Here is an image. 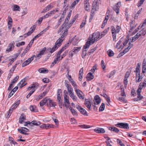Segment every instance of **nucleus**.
<instances>
[{"label":"nucleus","mask_w":146,"mask_h":146,"mask_svg":"<svg viewBox=\"0 0 146 146\" xmlns=\"http://www.w3.org/2000/svg\"><path fill=\"white\" fill-rule=\"evenodd\" d=\"M146 86V81H144L143 83H140L139 87L138 88L136 92L137 94V98H134V101H137L141 99L143 97L140 94V93L141 91V89L143 87H145Z\"/></svg>","instance_id":"nucleus-1"},{"label":"nucleus","mask_w":146,"mask_h":146,"mask_svg":"<svg viewBox=\"0 0 146 146\" xmlns=\"http://www.w3.org/2000/svg\"><path fill=\"white\" fill-rule=\"evenodd\" d=\"M102 38L99 33L96 32L93 33L92 37L89 39V41L92 44H93L95 42L97 41Z\"/></svg>","instance_id":"nucleus-2"},{"label":"nucleus","mask_w":146,"mask_h":146,"mask_svg":"<svg viewBox=\"0 0 146 146\" xmlns=\"http://www.w3.org/2000/svg\"><path fill=\"white\" fill-rule=\"evenodd\" d=\"M46 50V48L45 47H44L40 52L39 54H38L36 56H35V55H33L31 58L28 59L25 61V62L29 64L33 60V58L34 57H35L36 58H41L43 54Z\"/></svg>","instance_id":"nucleus-3"},{"label":"nucleus","mask_w":146,"mask_h":146,"mask_svg":"<svg viewBox=\"0 0 146 146\" xmlns=\"http://www.w3.org/2000/svg\"><path fill=\"white\" fill-rule=\"evenodd\" d=\"M146 19L145 20V22L141 25V26H139L137 28L138 29H139V28L140 29H142L141 31H139V34L140 35V36L141 35L142 36H144L146 33V31L145 29L144 28H143L144 27V26H145L146 25Z\"/></svg>","instance_id":"nucleus-4"},{"label":"nucleus","mask_w":146,"mask_h":146,"mask_svg":"<svg viewBox=\"0 0 146 146\" xmlns=\"http://www.w3.org/2000/svg\"><path fill=\"white\" fill-rule=\"evenodd\" d=\"M115 126L117 127L126 129H129V128L128 124L126 123H119L115 124Z\"/></svg>","instance_id":"nucleus-5"},{"label":"nucleus","mask_w":146,"mask_h":146,"mask_svg":"<svg viewBox=\"0 0 146 146\" xmlns=\"http://www.w3.org/2000/svg\"><path fill=\"white\" fill-rule=\"evenodd\" d=\"M37 88L35 86H33L30 87H29L28 88V90H31V91L29 92L27 96V98H29L31 95L35 91L36 89Z\"/></svg>","instance_id":"nucleus-6"},{"label":"nucleus","mask_w":146,"mask_h":146,"mask_svg":"<svg viewBox=\"0 0 146 146\" xmlns=\"http://www.w3.org/2000/svg\"><path fill=\"white\" fill-rule=\"evenodd\" d=\"M77 109L80 111V112L82 114L85 116H88V114L86 111L81 106L77 105H76Z\"/></svg>","instance_id":"nucleus-7"},{"label":"nucleus","mask_w":146,"mask_h":146,"mask_svg":"<svg viewBox=\"0 0 146 146\" xmlns=\"http://www.w3.org/2000/svg\"><path fill=\"white\" fill-rule=\"evenodd\" d=\"M136 79L137 82H139L141 81L142 78V77L140 75V70H136Z\"/></svg>","instance_id":"nucleus-8"},{"label":"nucleus","mask_w":146,"mask_h":146,"mask_svg":"<svg viewBox=\"0 0 146 146\" xmlns=\"http://www.w3.org/2000/svg\"><path fill=\"white\" fill-rule=\"evenodd\" d=\"M47 105L48 106L54 107L56 104L55 102H53L50 99L47 98Z\"/></svg>","instance_id":"nucleus-9"},{"label":"nucleus","mask_w":146,"mask_h":146,"mask_svg":"<svg viewBox=\"0 0 146 146\" xmlns=\"http://www.w3.org/2000/svg\"><path fill=\"white\" fill-rule=\"evenodd\" d=\"M53 7V4L50 3L41 12L42 13H44L46 12L51 9Z\"/></svg>","instance_id":"nucleus-10"},{"label":"nucleus","mask_w":146,"mask_h":146,"mask_svg":"<svg viewBox=\"0 0 146 146\" xmlns=\"http://www.w3.org/2000/svg\"><path fill=\"white\" fill-rule=\"evenodd\" d=\"M20 100H18L16 101L13 105H12L9 109L10 110L13 111V110L15 109L19 106L20 104Z\"/></svg>","instance_id":"nucleus-11"},{"label":"nucleus","mask_w":146,"mask_h":146,"mask_svg":"<svg viewBox=\"0 0 146 146\" xmlns=\"http://www.w3.org/2000/svg\"><path fill=\"white\" fill-rule=\"evenodd\" d=\"M30 29L31 31H29L28 33H27L23 35V36L25 38H26L27 36H29L30 35L35 29V25H34L33 27H32Z\"/></svg>","instance_id":"nucleus-12"},{"label":"nucleus","mask_w":146,"mask_h":146,"mask_svg":"<svg viewBox=\"0 0 146 146\" xmlns=\"http://www.w3.org/2000/svg\"><path fill=\"white\" fill-rule=\"evenodd\" d=\"M94 130L95 132L98 133H103L105 132L104 129L100 127H96Z\"/></svg>","instance_id":"nucleus-13"},{"label":"nucleus","mask_w":146,"mask_h":146,"mask_svg":"<svg viewBox=\"0 0 146 146\" xmlns=\"http://www.w3.org/2000/svg\"><path fill=\"white\" fill-rule=\"evenodd\" d=\"M111 33L112 35V38L113 41H116V33L115 32L114 30V26H112L111 27Z\"/></svg>","instance_id":"nucleus-14"},{"label":"nucleus","mask_w":146,"mask_h":146,"mask_svg":"<svg viewBox=\"0 0 146 146\" xmlns=\"http://www.w3.org/2000/svg\"><path fill=\"white\" fill-rule=\"evenodd\" d=\"M92 9L91 10V14H90V19L89 20V22H90L91 21V20L92 19L93 17L94 16V10H96L97 9V8L95 7V5H94L93 4L92 5Z\"/></svg>","instance_id":"nucleus-15"},{"label":"nucleus","mask_w":146,"mask_h":146,"mask_svg":"<svg viewBox=\"0 0 146 146\" xmlns=\"http://www.w3.org/2000/svg\"><path fill=\"white\" fill-rule=\"evenodd\" d=\"M101 102V100L99 96L97 95L94 97V104L98 105Z\"/></svg>","instance_id":"nucleus-16"},{"label":"nucleus","mask_w":146,"mask_h":146,"mask_svg":"<svg viewBox=\"0 0 146 146\" xmlns=\"http://www.w3.org/2000/svg\"><path fill=\"white\" fill-rule=\"evenodd\" d=\"M146 70V61L145 59H144L143 62L142 71V72L144 73L145 72Z\"/></svg>","instance_id":"nucleus-17"},{"label":"nucleus","mask_w":146,"mask_h":146,"mask_svg":"<svg viewBox=\"0 0 146 146\" xmlns=\"http://www.w3.org/2000/svg\"><path fill=\"white\" fill-rule=\"evenodd\" d=\"M25 119L26 116L23 113L21 114L19 119V123H22Z\"/></svg>","instance_id":"nucleus-18"},{"label":"nucleus","mask_w":146,"mask_h":146,"mask_svg":"<svg viewBox=\"0 0 146 146\" xmlns=\"http://www.w3.org/2000/svg\"><path fill=\"white\" fill-rule=\"evenodd\" d=\"M63 40L64 39L60 37L56 41L55 44L59 47L61 45L62 42Z\"/></svg>","instance_id":"nucleus-19"},{"label":"nucleus","mask_w":146,"mask_h":146,"mask_svg":"<svg viewBox=\"0 0 146 146\" xmlns=\"http://www.w3.org/2000/svg\"><path fill=\"white\" fill-rule=\"evenodd\" d=\"M38 71L40 73H46L48 72V70L44 68H40L38 69Z\"/></svg>","instance_id":"nucleus-20"},{"label":"nucleus","mask_w":146,"mask_h":146,"mask_svg":"<svg viewBox=\"0 0 146 146\" xmlns=\"http://www.w3.org/2000/svg\"><path fill=\"white\" fill-rule=\"evenodd\" d=\"M48 91H47L44 92L42 94H40L38 97L36 98V100H39L42 98L47 93Z\"/></svg>","instance_id":"nucleus-21"},{"label":"nucleus","mask_w":146,"mask_h":146,"mask_svg":"<svg viewBox=\"0 0 146 146\" xmlns=\"http://www.w3.org/2000/svg\"><path fill=\"white\" fill-rule=\"evenodd\" d=\"M14 44L12 43H10L8 46V48H7L6 51L9 52L11 51L12 48H14Z\"/></svg>","instance_id":"nucleus-22"},{"label":"nucleus","mask_w":146,"mask_h":146,"mask_svg":"<svg viewBox=\"0 0 146 146\" xmlns=\"http://www.w3.org/2000/svg\"><path fill=\"white\" fill-rule=\"evenodd\" d=\"M59 47L55 44L52 48H49V51L50 52L52 53L56 50Z\"/></svg>","instance_id":"nucleus-23"},{"label":"nucleus","mask_w":146,"mask_h":146,"mask_svg":"<svg viewBox=\"0 0 146 146\" xmlns=\"http://www.w3.org/2000/svg\"><path fill=\"white\" fill-rule=\"evenodd\" d=\"M75 91L76 92L77 96L80 99H84V98L80 93V92H81V93L82 92L79 89H75Z\"/></svg>","instance_id":"nucleus-24"},{"label":"nucleus","mask_w":146,"mask_h":146,"mask_svg":"<svg viewBox=\"0 0 146 146\" xmlns=\"http://www.w3.org/2000/svg\"><path fill=\"white\" fill-rule=\"evenodd\" d=\"M83 72V68H82L80 70L79 73V78L80 81H81L82 78Z\"/></svg>","instance_id":"nucleus-25"},{"label":"nucleus","mask_w":146,"mask_h":146,"mask_svg":"<svg viewBox=\"0 0 146 146\" xmlns=\"http://www.w3.org/2000/svg\"><path fill=\"white\" fill-rule=\"evenodd\" d=\"M94 78V76L91 73H88L86 76V78L88 81H90L93 79Z\"/></svg>","instance_id":"nucleus-26"},{"label":"nucleus","mask_w":146,"mask_h":146,"mask_svg":"<svg viewBox=\"0 0 146 146\" xmlns=\"http://www.w3.org/2000/svg\"><path fill=\"white\" fill-rule=\"evenodd\" d=\"M47 98H45L43 99L40 103V106H42L44 105L45 104H47Z\"/></svg>","instance_id":"nucleus-27"},{"label":"nucleus","mask_w":146,"mask_h":146,"mask_svg":"<svg viewBox=\"0 0 146 146\" xmlns=\"http://www.w3.org/2000/svg\"><path fill=\"white\" fill-rule=\"evenodd\" d=\"M129 46L127 47L123 51H124V52L126 53L133 46V44H131L130 42L129 43Z\"/></svg>","instance_id":"nucleus-28"},{"label":"nucleus","mask_w":146,"mask_h":146,"mask_svg":"<svg viewBox=\"0 0 146 146\" xmlns=\"http://www.w3.org/2000/svg\"><path fill=\"white\" fill-rule=\"evenodd\" d=\"M85 105L87 108L89 110L90 109L91 105L90 102L87 99H85Z\"/></svg>","instance_id":"nucleus-29"},{"label":"nucleus","mask_w":146,"mask_h":146,"mask_svg":"<svg viewBox=\"0 0 146 146\" xmlns=\"http://www.w3.org/2000/svg\"><path fill=\"white\" fill-rule=\"evenodd\" d=\"M108 128L109 130L113 131L115 133H117L119 131L118 129L115 127H108Z\"/></svg>","instance_id":"nucleus-30"},{"label":"nucleus","mask_w":146,"mask_h":146,"mask_svg":"<svg viewBox=\"0 0 146 146\" xmlns=\"http://www.w3.org/2000/svg\"><path fill=\"white\" fill-rule=\"evenodd\" d=\"M27 84V83L25 82V80H22L19 84L18 85L20 86L21 88L24 86H25Z\"/></svg>","instance_id":"nucleus-31"},{"label":"nucleus","mask_w":146,"mask_h":146,"mask_svg":"<svg viewBox=\"0 0 146 146\" xmlns=\"http://www.w3.org/2000/svg\"><path fill=\"white\" fill-rule=\"evenodd\" d=\"M60 57H58L57 56H56V58L55 59L53 62H52L50 67H52L57 62L60 60Z\"/></svg>","instance_id":"nucleus-32"},{"label":"nucleus","mask_w":146,"mask_h":146,"mask_svg":"<svg viewBox=\"0 0 146 146\" xmlns=\"http://www.w3.org/2000/svg\"><path fill=\"white\" fill-rule=\"evenodd\" d=\"M140 34H139V33H137L135 36L132 38V39H131V42H134L139 37V36H140ZM131 40V39L130 40Z\"/></svg>","instance_id":"nucleus-33"},{"label":"nucleus","mask_w":146,"mask_h":146,"mask_svg":"<svg viewBox=\"0 0 146 146\" xmlns=\"http://www.w3.org/2000/svg\"><path fill=\"white\" fill-rule=\"evenodd\" d=\"M13 11H20V8L19 6L17 5H13Z\"/></svg>","instance_id":"nucleus-34"},{"label":"nucleus","mask_w":146,"mask_h":146,"mask_svg":"<svg viewBox=\"0 0 146 146\" xmlns=\"http://www.w3.org/2000/svg\"><path fill=\"white\" fill-rule=\"evenodd\" d=\"M136 25L135 24V21H132L130 23V30L132 31L133 30L135 27Z\"/></svg>","instance_id":"nucleus-35"},{"label":"nucleus","mask_w":146,"mask_h":146,"mask_svg":"<svg viewBox=\"0 0 146 146\" xmlns=\"http://www.w3.org/2000/svg\"><path fill=\"white\" fill-rule=\"evenodd\" d=\"M64 98V104H67L68 105H69L70 102L69 100V97L68 96L65 95Z\"/></svg>","instance_id":"nucleus-36"},{"label":"nucleus","mask_w":146,"mask_h":146,"mask_svg":"<svg viewBox=\"0 0 146 146\" xmlns=\"http://www.w3.org/2000/svg\"><path fill=\"white\" fill-rule=\"evenodd\" d=\"M81 48V47H74V49L72 50V52L76 54L80 51Z\"/></svg>","instance_id":"nucleus-37"},{"label":"nucleus","mask_w":146,"mask_h":146,"mask_svg":"<svg viewBox=\"0 0 146 146\" xmlns=\"http://www.w3.org/2000/svg\"><path fill=\"white\" fill-rule=\"evenodd\" d=\"M107 53L109 57L113 56L114 55V53L111 50L109 49L107 51Z\"/></svg>","instance_id":"nucleus-38"},{"label":"nucleus","mask_w":146,"mask_h":146,"mask_svg":"<svg viewBox=\"0 0 146 146\" xmlns=\"http://www.w3.org/2000/svg\"><path fill=\"white\" fill-rule=\"evenodd\" d=\"M30 109L31 111L34 112L37 111L36 108L35 106H31L30 107Z\"/></svg>","instance_id":"nucleus-39"},{"label":"nucleus","mask_w":146,"mask_h":146,"mask_svg":"<svg viewBox=\"0 0 146 146\" xmlns=\"http://www.w3.org/2000/svg\"><path fill=\"white\" fill-rule=\"evenodd\" d=\"M121 3L120 2H119L117 3V4L115 5L113 7V9H118V8L119 9V7L121 6Z\"/></svg>","instance_id":"nucleus-40"},{"label":"nucleus","mask_w":146,"mask_h":146,"mask_svg":"<svg viewBox=\"0 0 146 146\" xmlns=\"http://www.w3.org/2000/svg\"><path fill=\"white\" fill-rule=\"evenodd\" d=\"M85 9L87 11L90 10V5L88 3L86 2L84 4Z\"/></svg>","instance_id":"nucleus-41"},{"label":"nucleus","mask_w":146,"mask_h":146,"mask_svg":"<svg viewBox=\"0 0 146 146\" xmlns=\"http://www.w3.org/2000/svg\"><path fill=\"white\" fill-rule=\"evenodd\" d=\"M72 113L73 115H75L77 114V112L74 110V109L72 108L71 107L69 108Z\"/></svg>","instance_id":"nucleus-42"},{"label":"nucleus","mask_w":146,"mask_h":146,"mask_svg":"<svg viewBox=\"0 0 146 146\" xmlns=\"http://www.w3.org/2000/svg\"><path fill=\"white\" fill-rule=\"evenodd\" d=\"M87 50L83 49L82 51V57L83 58H85L87 54Z\"/></svg>","instance_id":"nucleus-43"},{"label":"nucleus","mask_w":146,"mask_h":146,"mask_svg":"<svg viewBox=\"0 0 146 146\" xmlns=\"http://www.w3.org/2000/svg\"><path fill=\"white\" fill-rule=\"evenodd\" d=\"M59 11V9H56V10H53L51 11L50 12H48V13H49V14L51 15H52L54 14L56 12H58Z\"/></svg>","instance_id":"nucleus-44"},{"label":"nucleus","mask_w":146,"mask_h":146,"mask_svg":"<svg viewBox=\"0 0 146 146\" xmlns=\"http://www.w3.org/2000/svg\"><path fill=\"white\" fill-rule=\"evenodd\" d=\"M120 27L119 26L117 25L116 27V29H115L114 27L115 30H114V31H115V32L116 33H119L120 31Z\"/></svg>","instance_id":"nucleus-45"},{"label":"nucleus","mask_w":146,"mask_h":146,"mask_svg":"<svg viewBox=\"0 0 146 146\" xmlns=\"http://www.w3.org/2000/svg\"><path fill=\"white\" fill-rule=\"evenodd\" d=\"M105 108V104L104 103H102V105L100 107L99 109V111H103Z\"/></svg>","instance_id":"nucleus-46"},{"label":"nucleus","mask_w":146,"mask_h":146,"mask_svg":"<svg viewBox=\"0 0 146 146\" xmlns=\"http://www.w3.org/2000/svg\"><path fill=\"white\" fill-rule=\"evenodd\" d=\"M68 30L66 29L65 30L64 33L62 34V36H61V38H63L64 37L66 36L68 34Z\"/></svg>","instance_id":"nucleus-47"},{"label":"nucleus","mask_w":146,"mask_h":146,"mask_svg":"<svg viewBox=\"0 0 146 146\" xmlns=\"http://www.w3.org/2000/svg\"><path fill=\"white\" fill-rule=\"evenodd\" d=\"M62 91L60 89H58L57 91V98H61Z\"/></svg>","instance_id":"nucleus-48"},{"label":"nucleus","mask_w":146,"mask_h":146,"mask_svg":"<svg viewBox=\"0 0 146 146\" xmlns=\"http://www.w3.org/2000/svg\"><path fill=\"white\" fill-rule=\"evenodd\" d=\"M17 64H16L12 67V68L9 71V72L10 73H11L12 74L13 73L16 68L17 67Z\"/></svg>","instance_id":"nucleus-49"},{"label":"nucleus","mask_w":146,"mask_h":146,"mask_svg":"<svg viewBox=\"0 0 146 146\" xmlns=\"http://www.w3.org/2000/svg\"><path fill=\"white\" fill-rule=\"evenodd\" d=\"M121 95L123 97L125 96V97H126V94H125V91H124V90L123 88H121Z\"/></svg>","instance_id":"nucleus-50"},{"label":"nucleus","mask_w":146,"mask_h":146,"mask_svg":"<svg viewBox=\"0 0 146 146\" xmlns=\"http://www.w3.org/2000/svg\"><path fill=\"white\" fill-rule=\"evenodd\" d=\"M92 44L91 43H90V42L89 41L88 42H87L86 43V44L84 45V48L85 49H86V48L89 47L90 45Z\"/></svg>","instance_id":"nucleus-51"},{"label":"nucleus","mask_w":146,"mask_h":146,"mask_svg":"<svg viewBox=\"0 0 146 146\" xmlns=\"http://www.w3.org/2000/svg\"><path fill=\"white\" fill-rule=\"evenodd\" d=\"M117 143L121 146H125V145L119 139H117Z\"/></svg>","instance_id":"nucleus-52"},{"label":"nucleus","mask_w":146,"mask_h":146,"mask_svg":"<svg viewBox=\"0 0 146 146\" xmlns=\"http://www.w3.org/2000/svg\"><path fill=\"white\" fill-rule=\"evenodd\" d=\"M32 123L35 125H39L40 124V123L39 122H37L36 121H33L31 122Z\"/></svg>","instance_id":"nucleus-53"},{"label":"nucleus","mask_w":146,"mask_h":146,"mask_svg":"<svg viewBox=\"0 0 146 146\" xmlns=\"http://www.w3.org/2000/svg\"><path fill=\"white\" fill-rule=\"evenodd\" d=\"M108 29H105L103 32L101 33V36L102 37L104 36L108 32Z\"/></svg>","instance_id":"nucleus-54"},{"label":"nucleus","mask_w":146,"mask_h":146,"mask_svg":"<svg viewBox=\"0 0 146 146\" xmlns=\"http://www.w3.org/2000/svg\"><path fill=\"white\" fill-rule=\"evenodd\" d=\"M115 73V71L114 70L112 71L110 73V74L109 75H107V76L109 78H110Z\"/></svg>","instance_id":"nucleus-55"},{"label":"nucleus","mask_w":146,"mask_h":146,"mask_svg":"<svg viewBox=\"0 0 146 146\" xmlns=\"http://www.w3.org/2000/svg\"><path fill=\"white\" fill-rule=\"evenodd\" d=\"M80 127L83 128H89L90 127V126L85 125H80Z\"/></svg>","instance_id":"nucleus-56"},{"label":"nucleus","mask_w":146,"mask_h":146,"mask_svg":"<svg viewBox=\"0 0 146 146\" xmlns=\"http://www.w3.org/2000/svg\"><path fill=\"white\" fill-rule=\"evenodd\" d=\"M64 50H63L62 48L58 52L56 56H57L58 57L60 58V55L61 54Z\"/></svg>","instance_id":"nucleus-57"},{"label":"nucleus","mask_w":146,"mask_h":146,"mask_svg":"<svg viewBox=\"0 0 146 146\" xmlns=\"http://www.w3.org/2000/svg\"><path fill=\"white\" fill-rule=\"evenodd\" d=\"M25 44V42L24 41H22L19 43H17L16 44V46L18 47L21 45H23Z\"/></svg>","instance_id":"nucleus-58"},{"label":"nucleus","mask_w":146,"mask_h":146,"mask_svg":"<svg viewBox=\"0 0 146 146\" xmlns=\"http://www.w3.org/2000/svg\"><path fill=\"white\" fill-rule=\"evenodd\" d=\"M78 17V15L77 14L76 15V16L73 18L72 19L71 21L70 22V23H72V24H73L74 22L76 20L77 17Z\"/></svg>","instance_id":"nucleus-59"},{"label":"nucleus","mask_w":146,"mask_h":146,"mask_svg":"<svg viewBox=\"0 0 146 146\" xmlns=\"http://www.w3.org/2000/svg\"><path fill=\"white\" fill-rule=\"evenodd\" d=\"M97 47H95L94 48H93L90 50V51L88 52L89 55H90L92 53H93L97 49Z\"/></svg>","instance_id":"nucleus-60"},{"label":"nucleus","mask_w":146,"mask_h":146,"mask_svg":"<svg viewBox=\"0 0 146 146\" xmlns=\"http://www.w3.org/2000/svg\"><path fill=\"white\" fill-rule=\"evenodd\" d=\"M51 16V15L49 14V13H47L45 15L42 17L43 19H45L48 18L49 17Z\"/></svg>","instance_id":"nucleus-61"},{"label":"nucleus","mask_w":146,"mask_h":146,"mask_svg":"<svg viewBox=\"0 0 146 146\" xmlns=\"http://www.w3.org/2000/svg\"><path fill=\"white\" fill-rule=\"evenodd\" d=\"M145 0H140L137 4L138 7H140L141 5L143 4Z\"/></svg>","instance_id":"nucleus-62"},{"label":"nucleus","mask_w":146,"mask_h":146,"mask_svg":"<svg viewBox=\"0 0 146 146\" xmlns=\"http://www.w3.org/2000/svg\"><path fill=\"white\" fill-rule=\"evenodd\" d=\"M19 78V76H17L13 80L12 82V83L13 84H14L18 80Z\"/></svg>","instance_id":"nucleus-63"},{"label":"nucleus","mask_w":146,"mask_h":146,"mask_svg":"<svg viewBox=\"0 0 146 146\" xmlns=\"http://www.w3.org/2000/svg\"><path fill=\"white\" fill-rule=\"evenodd\" d=\"M131 72L129 71H127L125 75L124 78L127 79V78L129 76Z\"/></svg>","instance_id":"nucleus-64"}]
</instances>
